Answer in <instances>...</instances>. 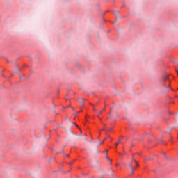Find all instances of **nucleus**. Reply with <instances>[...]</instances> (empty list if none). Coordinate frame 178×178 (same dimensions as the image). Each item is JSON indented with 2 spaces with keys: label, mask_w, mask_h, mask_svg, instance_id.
Masks as SVG:
<instances>
[{
  "label": "nucleus",
  "mask_w": 178,
  "mask_h": 178,
  "mask_svg": "<svg viewBox=\"0 0 178 178\" xmlns=\"http://www.w3.org/2000/svg\"><path fill=\"white\" fill-rule=\"evenodd\" d=\"M84 101H86V99L84 98H79L78 99V102L81 104V108H84Z\"/></svg>",
  "instance_id": "f257e3e1"
},
{
  "label": "nucleus",
  "mask_w": 178,
  "mask_h": 178,
  "mask_svg": "<svg viewBox=\"0 0 178 178\" xmlns=\"http://www.w3.org/2000/svg\"><path fill=\"white\" fill-rule=\"evenodd\" d=\"M163 155L166 161H169V157L166 156V152H163Z\"/></svg>",
  "instance_id": "f03ea898"
},
{
  "label": "nucleus",
  "mask_w": 178,
  "mask_h": 178,
  "mask_svg": "<svg viewBox=\"0 0 178 178\" xmlns=\"http://www.w3.org/2000/svg\"><path fill=\"white\" fill-rule=\"evenodd\" d=\"M106 161H108V162H110V163H112V160H111V159H109V157L108 156V154H106Z\"/></svg>",
  "instance_id": "7ed1b4c3"
},
{
  "label": "nucleus",
  "mask_w": 178,
  "mask_h": 178,
  "mask_svg": "<svg viewBox=\"0 0 178 178\" xmlns=\"http://www.w3.org/2000/svg\"><path fill=\"white\" fill-rule=\"evenodd\" d=\"M113 13H114L115 17H117L118 15H119V11L114 10V11H113Z\"/></svg>",
  "instance_id": "20e7f679"
},
{
  "label": "nucleus",
  "mask_w": 178,
  "mask_h": 178,
  "mask_svg": "<svg viewBox=\"0 0 178 178\" xmlns=\"http://www.w3.org/2000/svg\"><path fill=\"white\" fill-rule=\"evenodd\" d=\"M129 166L131 170H134V167H133V165H131V163H129Z\"/></svg>",
  "instance_id": "39448f33"
},
{
  "label": "nucleus",
  "mask_w": 178,
  "mask_h": 178,
  "mask_svg": "<svg viewBox=\"0 0 178 178\" xmlns=\"http://www.w3.org/2000/svg\"><path fill=\"white\" fill-rule=\"evenodd\" d=\"M119 144H120V139H119V140L115 143V148L119 145Z\"/></svg>",
  "instance_id": "423d86ee"
},
{
  "label": "nucleus",
  "mask_w": 178,
  "mask_h": 178,
  "mask_svg": "<svg viewBox=\"0 0 178 178\" xmlns=\"http://www.w3.org/2000/svg\"><path fill=\"white\" fill-rule=\"evenodd\" d=\"M136 170V168H134V170H131V173L129 175V176H131V175H134V171Z\"/></svg>",
  "instance_id": "0eeeda50"
},
{
  "label": "nucleus",
  "mask_w": 178,
  "mask_h": 178,
  "mask_svg": "<svg viewBox=\"0 0 178 178\" xmlns=\"http://www.w3.org/2000/svg\"><path fill=\"white\" fill-rule=\"evenodd\" d=\"M68 108H70L72 109V111H74V108L73 106H72V105H69Z\"/></svg>",
  "instance_id": "6e6552de"
},
{
  "label": "nucleus",
  "mask_w": 178,
  "mask_h": 178,
  "mask_svg": "<svg viewBox=\"0 0 178 178\" xmlns=\"http://www.w3.org/2000/svg\"><path fill=\"white\" fill-rule=\"evenodd\" d=\"M135 163H136V166L137 167V168H138V166H140V164H138V163L136 161V162H135Z\"/></svg>",
  "instance_id": "1a4fd4ad"
},
{
  "label": "nucleus",
  "mask_w": 178,
  "mask_h": 178,
  "mask_svg": "<svg viewBox=\"0 0 178 178\" xmlns=\"http://www.w3.org/2000/svg\"><path fill=\"white\" fill-rule=\"evenodd\" d=\"M131 161H132V162H136V163H137V161H136V159H134V157H133V158L131 159Z\"/></svg>",
  "instance_id": "9d476101"
},
{
  "label": "nucleus",
  "mask_w": 178,
  "mask_h": 178,
  "mask_svg": "<svg viewBox=\"0 0 178 178\" xmlns=\"http://www.w3.org/2000/svg\"><path fill=\"white\" fill-rule=\"evenodd\" d=\"M98 112V115H101L103 112V111H97Z\"/></svg>",
  "instance_id": "9b49d317"
},
{
  "label": "nucleus",
  "mask_w": 178,
  "mask_h": 178,
  "mask_svg": "<svg viewBox=\"0 0 178 178\" xmlns=\"http://www.w3.org/2000/svg\"><path fill=\"white\" fill-rule=\"evenodd\" d=\"M79 113H80V111L76 112V113H74L75 116H77V115H79Z\"/></svg>",
  "instance_id": "f8f14e48"
},
{
  "label": "nucleus",
  "mask_w": 178,
  "mask_h": 178,
  "mask_svg": "<svg viewBox=\"0 0 178 178\" xmlns=\"http://www.w3.org/2000/svg\"><path fill=\"white\" fill-rule=\"evenodd\" d=\"M65 152V150L63 149L60 152V154H63Z\"/></svg>",
  "instance_id": "ddd939ff"
},
{
  "label": "nucleus",
  "mask_w": 178,
  "mask_h": 178,
  "mask_svg": "<svg viewBox=\"0 0 178 178\" xmlns=\"http://www.w3.org/2000/svg\"><path fill=\"white\" fill-rule=\"evenodd\" d=\"M104 154H106V155H108V149H106V150L104 151Z\"/></svg>",
  "instance_id": "4468645a"
},
{
  "label": "nucleus",
  "mask_w": 178,
  "mask_h": 178,
  "mask_svg": "<svg viewBox=\"0 0 178 178\" xmlns=\"http://www.w3.org/2000/svg\"><path fill=\"white\" fill-rule=\"evenodd\" d=\"M152 158L151 157H148L147 159H146V161H151Z\"/></svg>",
  "instance_id": "2eb2a0df"
},
{
  "label": "nucleus",
  "mask_w": 178,
  "mask_h": 178,
  "mask_svg": "<svg viewBox=\"0 0 178 178\" xmlns=\"http://www.w3.org/2000/svg\"><path fill=\"white\" fill-rule=\"evenodd\" d=\"M165 133H167V134H170V131H166Z\"/></svg>",
  "instance_id": "dca6fc26"
},
{
  "label": "nucleus",
  "mask_w": 178,
  "mask_h": 178,
  "mask_svg": "<svg viewBox=\"0 0 178 178\" xmlns=\"http://www.w3.org/2000/svg\"><path fill=\"white\" fill-rule=\"evenodd\" d=\"M84 136L85 140H87V134H85Z\"/></svg>",
  "instance_id": "f3484780"
},
{
  "label": "nucleus",
  "mask_w": 178,
  "mask_h": 178,
  "mask_svg": "<svg viewBox=\"0 0 178 178\" xmlns=\"http://www.w3.org/2000/svg\"><path fill=\"white\" fill-rule=\"evenodd\" d=\"M76 127H78V129H79L81 133H82L81 129L79 127V126L76 125Z\"/></svg>",
  "instance_id": "a211bd4d"
},
{
  "label": "nucleus",
  "mask_w": 178,
  "mask_h": 178,
  "mask_svg": "<svg viewBox=\"0 0 178 178\" xmlns=\"http://www.w3.org/2000/svg\"><path fill=\"white\" fill-rule=\"evenodd\" d=\"M0 76H1V77H3V74H2V72L0 73Z\"/></svg>",
  "instance_id": "6ab92c4d"
},
{
  "label": "nucleus",
  "mask_w": 178,
  "mask_h": 178,
  "mask_svg": "<svg viewBox=\"0 0 178 178\" xmlns=\"http://www.w3.org/2000/svg\"><path fill=\"white\" fill-rule=\"evenodd\" d=\"M164 80H168V76H165Z\"/></svg>",
  "instance_id": "aec40b11"
},
{
  "label": "nucleus",
  "mask_w": 178,
  "mask_h": 178,
  "mask_svg": "<svg viewBox=\"0 0 178 178\" xmlns=\"http://www.w3.org/2000/svg\"><path fill=\"white\" fill-rule=\"evenodd\" d=\"M88 115H86V116H85V118H86V122H87V117H88Z\"/></svg>",
  "instance_id": "412c9836"
},
{
  "label": "nucleus",
  "mask_w": 178,
  "mask_h": 178,
  "mask_svg": "<svg viewBox=\"0 0 178 178\" xmlns=\"http://www.w3.org/2000/svg\"><path fill=\"white\" fill-rule=\"evenodd\" d=\"M102 144H104V142H101L99 145H102Z\"/></svg>",
  "instance_id": "4be33fe9"
},
{
  "label": "nucleus",
  "mask_w": 178,
  "mask_h": 178,
  "mask_svg": "<svg viewBox=\"0 0 178 178\" xmlns=\"http://www.w3.org/2000/svg\"><path fill=\"white\" fill-rule=\"evenodd\" d=\"M94 112H98V111H97V109L94 108L93 109Z\"/></svg>",
  "instance_id": "5701e85b"
},
{
  "label": "nucleus",
  "mask_w": 178,
  "mask_h": 178,
  "mask_svg": "<svg viewBox=\"0 0 178 178\" xmlns=\"http://www.w3.org/2000/svg\"><path fill=\"white\" fill-rule=\"evenodd\" d=\"M118 17H118V15L115 17V22L118 20Z\"/></svg>",
  "instance_id": "b1692460"
},
{
  "label": "nucleus",
  "mask_w": 178,
  "mask_h": 178,
  "mask_svg": "<svg viewBox=\"0 0 178 178\" xmlns=\"http://www.w3.org/2000/svg\"><path fill=\"white\" fill-rule=\"evenodd\" d=\"M113 24H115V23H116V21L112 22H111Z\"/></svg>",
  "instance_id": "393cba45"
},
{
  "label": "nucleus",
  "mask_w": 178,
  "mask_h": 178,
  "mask_svg": "<svg viewBox=\"0 0 178 178\" xmlns=\"http://www.w3.org/2000/svg\"><path fill=\"white\" fill-rule=\"evenodd\" d=\"M110 176L111 178H113V174H111Z\"/></svg>",
  "instance_id": "a878e982"
},
{
  "label": "nucleus",
  "mask_w": 178,
  "mask_h": 178,
  "mask_svg": "<svg viewBox=\"0 0 178 178\" xmlns=\"http://www.w3.org/2000/svg\"><path fill=\"white\" fill-rule=\"evenodd\" d=\"M6 62H8V63H9V60H8L7 58H6Z\"/></svg>",
  "instance_id": "bb28decb"
},
{
  "label": "nucleus",
  "mask_w": 178,
  "mask_h": 178,
  "mask_svg": "<svg viewBox=\"0 0 178 178\" xmlns=\"http://www.w3.org/2000/svg\"><path fill=\"white\" fill-rule=\"evenodd\" d=\"M173 139V137H170V141H171Z\"/></svg>",
  "instance_id": "cd10ccee"
},
{
  "label": "nucleus",
  "mask_w": 178,
  "mask_h": 178,
  "mask_svg": "<svg viewBox=\"0 0 178 178\" xmlns=\"http://www.w3.org/2000/svg\"><path fill=\"white\" fill-rule=\"evenodd\" d=\"M56 155H58V154H60V152H56Z\"/></svg>",
  "instance_id": "c85d7f7f"
},
{
  "label": "nucleus",
  "mask_w": 178,
  "mask_h": 178,
  "mask_svg": "<svg viewBox=\"0 0 178 178\" xmlns=\"http://www.w3.org/2000/svg\"><path fill=\"white\" fill-rule=\"evenodd\" d=\"M72 164H73V162L69 163V165H72Z\"/></svg>",
  "instance_id": "c756f323"
},
{
  "label": "nucleus",
  "mask_w": 178,
  "mask_h": 178,
  "mask_svg": "<svg viewBox=\"0 0 178 178\" xmlns=\"http://www.w3.org/2000/svg\"><path fill=\"white\" fill-rule=\"evenodd\" d=\"M124 6H126V4L122 5V8H124Z\"/></svg>",
  "instance_id": "7c9ffc66"
},
{
  "label": "nucleus",
  "mask_w": 178,
  "mask_h": 178,
  "mask_svg": "<svg viewBox=\"0 0 178 178\" xmlns=\"http://www.w3.org/2000/svg\"><path fill=\"white\" fill-rule=\"evenodd\" d=\"M90 105H92V106H94V104H91V103L90 104Z\"/></svg>",
  "instance_id": "2f4dec72"
},
{
  "label": "nucleus",
  "mask_w": 178,
  "mask_h": 178,
  "mask_svg": "<svg viewBox=\"0 0 178 178\" xmlns=\"http://www.w3.org/2000/svg\"><path fill=\"white\" fill-rule=\"evenodd\" d=\"M66 156H67V158H69V154H66Z\"/></svg>",
  "instance_id": "473e14b6"
},
{
  "label": "nucleus",
  "mask_w": 178,
  "mask_h": 178,
  "mask_svg": "<svg viewBox=\"0 0 178 178\" xmlns=\"http://www.w3.org/2000/svg\"><path fill=\"white\" fill-rule=\"evenodd\" d=\"M104 106L106 107V103L104 104Z\"/></svg>",
  "instance_id": "72a5a7b5"
},
{
  "label": "nucleus",
  "mask_w": 178,
  "mask_h": 178,
  "mask_svg": "<svg viewBox=\"0 0 178 178\" xmlns=\"http://www.w3.org/2000/svg\"><path fill=\"white\" fill-rule=\"evenodd\" d=\"M51 151H54V148L51 147Z\"/></svg>",
  "instance_id": "f704fd0d"
},
{
  "label": "nucleus",
  "mask_w": 178,
  "mask_h": 178,
  "mask_svg": "<svg viewBox=\"0 0 178 178\" xmlns=\"http://www.w3.org/2000/svg\"><path fill=\"white\" fill-rule=\"evenodd\" d=\"M105 108H106V107H105V106H104L103 111H104V110H105Z\"/></svg>",
  "instance_id": "c9c22d12"
},
{
  "label": "nucleus",
  "mask_w": 178,
  "mask_h": 178,
  "mask_svg": "<svg viewBox=\"0 0 178 178\" xmlns=\"http://www.w3.org/2000/svg\"><path fill=\"white\" fill-rule=\"evenodd\" d=\"M107 33H111V31H108Z\"/></svg>",
  "instance_id": "e433bc0d"
},
{
  "label": "nucleus",
  "mask_w": 178,
  "mask_h": 178,
  "mask_svg": "<svg viewBox=\"0 0 178 178\" xmlns=\"http://www.w3.org/2000/svg\"><path fill=\"white\" fill-rule=\"evenodd\" d=\"M177 73L178 74V70H176Z\"/></svg>",
  "instance_id": "4c0bfd02"
},
{
  "label": "nucleus",
  "mask_w": 178,
  "mask_h": 178,
  "mask_svg": "<svg viewBox=\"0 0 178 178\" xmlns=\"http://www.w3.org/2000/svg\"><path fill=\"white\" fill-rule=\"evenodd\" d=\"M164 86H165V87H168L165 84H164Z\"/></svg>",
  "instance_id": "58836bf2"
},
{
  "label": "nucleus",
  "mask_w": 178,
  "mask_h": 178,
  "mask_svg": "<svg viewBox=\"0 0 178 178\" xmlns=\"http://www.w3.org/2000/svg\"><path fill=\"white\" fill-rule=\"evenodd\" d=\"M54 108H56V105L54 104Z\"/></svg>",
  "instance_id": "ea45409f"
},
{
  "label": "nucleus",
  "mask_w": 178,
  "mask_h": 178,
  "mask_svg": "<svg viewBox=\"0 0 178 178\" xmlns=\"http://www.w3.org/2000/svg\"><path fill=\"white\" fill-rule=\"evenodd\" d=\"M49 138L47 139V141H49Z\"/></svg>",
  "instance_id": "a19ab883"
},
{
  "label": "nucleus",
  "mask_w": 178,
  "mask_h": 178,
  "mask_svg": "<svg viewBox=\"0 0 178 178\" xmlns=\"http://www.w3.org/2000/svg\"><path fill=\"white\" fill-rule=\"evenodd\" d=\"M120 155H121L122 156H123V154H120Z\"/></svg>",
  "instance_id": "79ce46f5"
},
{
  "label": "nucleus",
  "mask_w": 178,
  "mask_h": 178,
  "mask_svg": "<svg viewBox=\"0 0 178 178\" xmlns=\"http://www.w3.org/2000/svg\"><path fill=\"white\" fill-rule=\"evenodd\" d=\"M111 172H113V169L111 168Z\"/></svg>",
  "instance_id": "37998d69"
},
{
  "label": "nucleus",
  "mask_w": 178,
  "mask_h": 178,
  "mask_svg": "<svg viewBox=\"0 0 178 178\" xmlns=\"http://www.w3.org/2000/svg\"><path fill=\"white\" fill-rule=\"evenodd\" d=\"M102 130H103L104 131H105V129H103Z\"/></svg>",
  "instance_id": "c03bdc74"
},
{
  "label": "nucleus",
  "mask_w": 178,
  "mask_h": 178,
  "mask_svg": "<svg viewBox=\"0 0 178 178\" xmlns=\"http://www.w3.org/2000/svg\"><path fill=\"white\" fill-rule=\"evenodd\" d=\"M116 166H119V164H116Z\"/></svg>",
  "instance_id": "a18cd8bd"
},
{
  "label": "nucleus",
  "mask_w": 178,
  "mask_h": 178,
  "mask_svg": "<svg viewBox=\"0 0 178 178\" xmlns=\"http://www.w3.org/2000/svg\"><path fill=\"white\" fill-rule=\"evenodd\" d=\"M104 22H106L105 19H104Z\"/></svg>",
  "instance_id": "49530a36"
},
{
  "label": "nucleus",
  "mask_w": 178,
  "mask_h": 178,
  "mask_svg": "<svg viewBox=\"0 0 178 178\" xmlns=\"http://www.w3.org/2000/svg\"><path fill=\"white\" fill-rule=\"evenodd\" d=\"M74 124H75V126H76V123H74Z\"/></svg>",
  "instance_id": "de8ad7c7"
},
{
  "label": "nucleus",
  "mask_w": 178,
  "mask_h": 178,
  "mask_svg": "<svg viewBox=\"0 0 178 178\" xmlns=\"http://www.w3.org/2000/svg\"><path fill=\"white\" fill-rule=\"evenodd\" d=\"M66 146H64L63 148H65Z\"/></svg>",
  "instance_id": "09e8293b"
},
{
  "label": "nucleus",
  "mask_w": 178,
  "mask_h": 178,
  "mask_svg": "<svg viewBox=\"0 0 178 178\" xmlns=\"http://www.w3.org/2000/svg\"><path fill=\"white\" fill-rule=\"evenodd\" d=\"M161 141H163V140L161 139Z\"/></svg>",
  "instance_id": "8fccbe9b"
}]
</instances>
